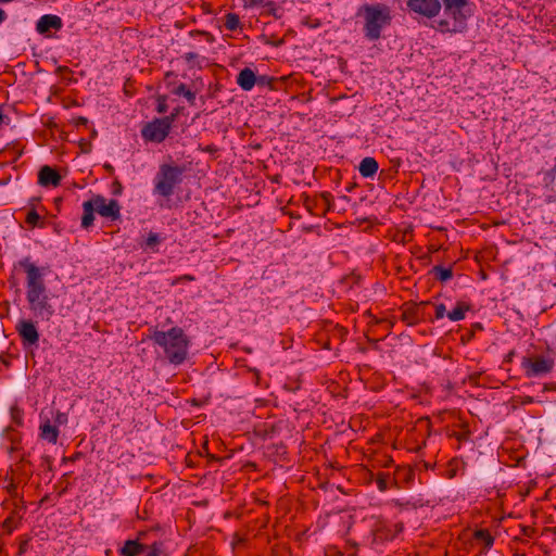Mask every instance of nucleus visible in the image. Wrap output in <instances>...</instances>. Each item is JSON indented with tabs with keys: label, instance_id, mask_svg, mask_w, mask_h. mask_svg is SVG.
<instances>
[{
	"label": "nucleus",
	"instance_id": "obj_33",
	"mask_svg": "<svg viewBox=\"0 0 556 556\" xmlns=\"http://www.w3.org/2000/svg\"><path fill=\"white\" fill-rule=\"evenodd\" d=\"M304 205L305 207L307 208V211L314 215H317V213L314 212V208H315V203L313 200H311L309 198H306L305 201H304Z\"/></svg>",
	"mask_w": 556,
	"mask_h": 556
},
{
	"label": "nucleus",
	"instance_id": "obj_29",
	"mask_svg": "<svg viewBox=\"0 0 556 556\" xmlns=\"http://www.w3.org/2000/svg\"><path fill=\"white\" fill-rule=\"evenodd\" d=\"M185 60L187 63L191 64V65H194L195 64V61L198 60L199 55L194 52H188L185 54Z\"/></svg>",
	"mask_w": 556,
	"mask_h": 556
},
{
	"label": "nucleus",
	"instance_id": "obj_25",
	"mask_svg": "<svg viewBox=\"0 0 556 556\" xmlns=\"http://www.w3.org/2000/svg\"><path fill=\"white\" fill-rule=\"evenodd\" d=\"M390 477L388 473L380 472L377 476L376 483L379 491L384 492L389 488Z\"/></svg>",
	"mask_w": 556,
	"mask_h": 556
},
{
	"label": "nucleus",
	"instance_id": "obj_26",
	"mask_svg": "<svg viewBox=\"0 0 556 556\" xmlns=\"http://www.w3.org/2000/svg\"><path fill=\"white\" fill-rule=\"evenodd\" d=\"M40 219V216L39 214L35 211V210H31L27 213L26 215V218H25V222L30 225V226H36L38 224Z\"/></svg>",
	"mask_w": 556,
	"mask_h": 556
},
{
	"label": "nucleus",
	"instance_id": "obj_21",
	"mask_svg": "<svg viewBox=\"0 0 556 556\" xmlns=\"http://www.w3.org/2000/svg\"><path fill=\"white\" fill-rule=\"evenodd\" d=\"M432 270L434 273L435 278L442 282L447 281L453 276V270L451 267L445 268L442 266H434Z\"/></svg>",
	"mask_w": 556,
	"mask_h": 556
},
{
	"label": "nucleus",
	"instance_id": "obj_45",
	"mask_svg": "<svg viewBox=\"0 0 556 556\" xmlns=\"http://www.w3.org/2000/svg\"><path fill=\"white\" fill-rule=\"evenodd\" d=\"M553 172L556 173V162H555V165L553 167Z\"/></svg>",
	"mask_w": 556,
	"mask_h": 556
},
{
	"label": "nucleus",
	"instance_id": "obj_11",
	"mask_svg": "<svg viewBox=\"0 0 556 556\" xmlns=\"http://www.w3.org/2000/svg\"><path fill=\"white\" fill-rule=\"evenodd\" d=\"M16 331L23 342L28 345H35L39 341V333L35 326V324L31 320L28 319H21L16 324Z\"/></svg>",
	"mask_w": 556,
	"mask_h": 556
},
{
	"label": "nucleus",
	"instance_id": "obj_20",
	"mask_svg": "<svg viewBox=\"0 0 556 556\" xmlns=\"http://www.w3.org/2000/svg\"><path fill=\"white\" fill-rule=\"evenodd\" d=\"M172 92L176 96H184L191 105L195 102V92L191 91L185 84H179Z\"/></svg>",
	"mask_w": 556,
	"mask_h": 556
},
{
	"label": "nucleus",
	"instance_id": "obj_23",
	"mask_svg": "<svg viewBox=\"0 0 556 556\" xmlns=\"http://www.w3.org/2000/svg\"><path fill=\"white\" fill-rule=\"evenodd\" d=\"M475 538L477 540L483 542L486 547L492 546L493 541H494L493 536L486 530L476 531Z\"/></svg>",
	"mask_w": 556,
	"mask_h": 556
},
{
	"label": "nucleus",
	"instance_id": "obj_19",
	"mask_svg": "<svg viewBox=\"0 0 556 556\" xmlns=\"http://www.w3.org/2000/svg\"><path fill=\"white\" fill-rule=\"evenodd\" d=\"M470 309V305L465 302H458L456 307L447 314L452 321H458L465 318V313Z\"/></svg>",
	"mask_w": 556,
	"mask_h": 556
},
{
	"label": "nucleus",
	"instance_id": "obj_39",
	"mask_svg": "<svg viewBox=\"0 0 556 556\" xmlns=\"http://www.w3.org/2000/svg\"><path fill=\"white\" fill-rule=\"evenodd\" d=\"M249 3L251 7H258L262 5L263 0H249Z\"/></svg>",
	"mask_w": 556,
	"mask_h": 556
},
{
	"label": "nucleus",
	"instance_id": "obj_3",
	"mask_svg": "<svg viewBox=\"0 0 556 556\" xmlns=\"http://www.w3.org/2000/svg\"><path fill=\"white\" fill-rule=\"evenodd\" d=\"M362 11L365 17V36L370 40H378L382 28L391 23L390 8L386 4H365Z\"/></svg>",
	"mask_w": 556,
	"mask_h": 556
},
{
	"label": "nucleus",
	"instance_id": "obj_1",
	"mask_svg": "<svg viewBox=\"0 0 556 556\" xmlns=\"http://www.w3.org/2000/svg\"><path fill=\"white\" fill-rule=\"evenodd\" d=\"M17 265L26 273V301L29 311L35 318L49 321L55 311L50 301L43 270L31 263L29 257L21 260Z\"/></svg>",
	"mask_w": 556,
	"mask_h": 556
},
{
	"label": "nucleus",
	"instance_id": "obj_14",
	"mask_svg": "<svg viewBox=\"0 0 556 556\" xmlns=\"http://www.w3.org/2000/svg\"><path fill=\"white\" fill-rule=\"evenodd\" d=\"M256 81L257 76L249 67L241 70L237 77V84L245 91L251 90L256 85Z\"/></svg>",
	"mask_w": 556,
	"mask_h": 556
},
{
	"label": "nucleus",
	"instance_id": "obj_17",
	"mask_svg": "<svg viewBox=\"0 0 556 556\" xmlns=\"http://www.w3.org/2000/svg\"><path fill=\"white\" fill-rule=\"evenodd\" d=\"M83 210H84V213H83V217H81V227L87 229L92 225V223L94 220V215H93L94 208L89 201H86L83 204Z\"/></svg>",
	"mask_w": 556,
	"mask_h": 556
},
{
	"label": "nucleus",
	"instance_id": "obj_46",
	"mask_svg": "<svg viewBox=\"0 0 556 556\" xmlns=\"http://www.w3.org/2000/svg\"><path fill=\"white\" fill-rule=\"evenodd\" d=\"M14 450H15V447H14V446H11V448H10V453H12Z\"/></svg>",
	"mask_w": 556,
	"mask_h": 556
},
{
	"label": "nucleus",
	"instance_id": "obj_16",
	"mask_svg": "<svg viewBox=\"0 0 556 556\" xmlns=\"http://www.w3.org/2000/svg\"><path fill=\"white\" fill-rule=\"evenodd\" d=\"M146 546L138 541L128 540L119 549L122 556H138L144 551Z\"/></svg>",
	"mask_w": 556,
	"mask_h": 556
},
{
	"label": "nucleus",
	"instance_id": "obj_43",
	"mask_svg": "<svg viewBox=\"0 0 556 556\" xmlns=\"http://www.w3.org/2000/svg\"><path fill=\"white\" fill-rule=\"evenodd\" d=\"M323 198L325 199V201L328 203V194H323Z\"/></svg>",
	"mask_w": 556,
	"mask_h": 556
},
{
	"label": "nucleus",
	"instance_id": "obj_4",
	"mask_svg": "<svg viewBox=\"0 0 556 556\" xmlns=\"http://www.w3.org/2000/svg\"><path fill=\"white\" fill-rule=\"evenodd\" d=\"M469 15L467 8L444 10V17L437 21V29L441 33H462L467 27Z\"/></svg>",
	"mask_w": 556,
	"mask_h": 556
},
{
	"label": "nucleus",
	"instance_id": "obj_40",
	"mask_svg": "<svg viewBox=\"0 0 556 556\" xmlns=\"http://www.w3.org/2000/svg\"><path fill=\"white\" fill-rule=\"evenodd\" d=\"M7 18V13L4 10L0 8V24H2Z\"/></svg>",
	"mask_w": 556,
	"mask_h": 556
},
{
	"label": "nucleus",
	"instance_id": "obj_7",
	"mask_svg": "<svg viewBox=\"0 0 556 556\" xmlns=\"http://www.w3.org/2000/svg\"><path fill=\"white\" fill-rule=\"evenodd\" d=\"M403 530L400 521L391 522L384 519H377L371 529L372 543L380 544L393 540Z\"/></svg>",
	"mask_w": 556,
	"mask_h": 556
},
{
	"label": "nucleus",
	"instance_id": "obj_36",
	"mask_svg": "<svg viewBox=\"0 0 556 556\" xmlns=\"http://www.w3.org/2000/svg\"><path fill=\"white\" fill-rule=\"evenodd\" d=\"M122 189H123V187H122L119 181H115L113 184V194H115V195L121 194L122 193Z\"/></svg>",
	"mask_w": 556,
	"mask_h": 556
},
{
	"label": "nucleus",
	"instance_id": "obj_44",
	"mask_svg": "<svg viewBox=\"0 0 556 556\" xmlns=\"http://www.w3.org/2000/svg\"><path fill=\"white\" fill-rule=\"evenodd\" d=\"M177 114H178V113H172V115H170V116H174V119H175V118H176V116H177Z\"/></svg>",
	"mask_w": 556,
	"mask_h": 556
},
{
	"label": "nucleus",
	"instance_id": "obj_31",
	"mask_svg": "<svg viewBox=\"0 0 556 556\" xmlns=\"http://www.w3.org/2000/svg\"><path fill=\"white\" fill-rule=\"evenodd\" d=\"M413 231L412 229H406L402 232L401 238L399 239L401 242H408L412 240Z\"/></svg>",
	"mask_w": 556,
	"mask_h": 556
},
{
	"label": "nucleus",
	"instance_id": "obj_12",
	"mask_svg": "<svg viewBox=\"0 0 556 556\" xmlns=\"http://www.w3.org/2000/svg\"><path fill=\"white\" fill-rule=\"evenodd\" d=\"M62 20L58 15L46 14L42 15L36 25V30L39 34H47L50 29L59 30L62 28Z\"/></svg>",
	"mask_w": 556,
	"mask_h": 556
},
{
	"label": "nucleus",
	"instance_id": "obj_10",
	"mask_svg": "<svg viewBox=\"0 0 556 556\" xmlns=\"http://www.w3.org/2000/svg\"><path fill=\"white\" fill-rule=\"evenodd\" d=\"M407 7L413 12L428 18L437 16L441 10L439 0H407Z\"/></svg>",
	"mask_w": 556,
	"mask_h": 556
},
{
	"label": "nucleus",
	"instance_id": "obj_5",
	"mask_svg": "<svg viewBox=\"0 0 556 556\" xmlns=\"http://www.w3.org/2000/svg\"><path fill=\"white\" fill-rule=\"evenodd\" d=\"M182 168L178 166L162 165L156 175L155 192L168 198L174 193V188L181 181Z\"/></svg>",
	"mask_w": 556,
	"mask_h": 556
},
{
	"label": "nucleus",
	"instance_id": "obj_6",
	"mask_svg": "<svg viewBox=\"0 0 556 556\" xmlns=\"http://www.w3.org/2000/svg\"><path fill=\"white\" fill-rule=\"evenodd\" d=\"M173 122L174 116L155 118L154 121L144 125L141 130V135L147 141L160 143L168 136Z\"/></svg>",
	"mask_w": 556,
	"mask_h": 556
},
{
	"label": "nucleus",
	"instance_id": "obj_28",
	"mask_svg": "<svg viewBox=\"0 0 556 556\" xmlns=\"http://www.w3.org/2000/svg\"><path fill=\"white\" fill-rule=\"evenodd\" d=\"M157 102V112L165 113L167 111L166 99L164 97H159Z\"/></svg>",
	"mask_w": 556,
	"mask_h": 556
},
{
	"label": "nucleus",
	"instance_id": "obj_22",
	"mask_svg": "<svg viewBox=\"0 0 556 556\" xmlns=\"http://www.w3.org/2000/svg\"><path fill=\"white\" fill-rule=\"evenodd\" d=\"M226 29L230 31H235L240 27V18L235 13H228L225 16V23H224Z\"/></svg>",
	"mask_w": 556,
	"mask_h": 556
},
{
	"label": "nucleus",
	"instance_id": "obj_35",
	"mask_svg": "<svg viewBox=\"0 0 556 556\" xmlns=\"http://www.w3.org/2000/svg\"><path fill=\"white\" fill-rule=\"evenodd\" d=\"M73 123L75 126H81V125H87L88 123V119L84 116H79V117H76L73 119Z\"/></svg>",
	"mask_w": 556,
	"mask_h": 556
},
{
	"label": "nucleus",
	"instance_id": "obj_13",
	"mask_svg": "<svg viewBox=\"0 0 556 556\" xmlns=\"http://www.w3.org/2000/svg\"><path fill=\"white\" fill-rule=\"evenodd\" d=\"M38 182L43 187L59 186L61 182V175L51 166L45 165L40 168L38 174Z\"/></svg>",
	"mask_w": 556,
	"mask_h": 556
},
{
	"label": "nucleus",
	"instance_id": "obj_48",
	"mask_svg": "<svg viewBox=\"0 0 556 556\" xmlns=\"http://www.w3.org/2000/svg\"><path fill=\"white\" fill-rule=\"evenodd\" d=\"M10 0H0V2H9Z\"/></svg>",
	"mask_w": 556,
	"mask_h": 556
},
{
	"label": "nucleus",
	"instance_id": "obj_47",
	"mask_svg": "<svg viewBox=\"0 0 556 556\" xmlns=\"http://www.w3.org/2000/svg\"><path fill=\"white\" fill-rule=\"evenodd\" d=\"M296 389H299V386H295V388H292L291 390H292V391H294V390H296Z\"/></svg>",
	"mask_w": 556,
	"mask_h": 556
},
{
	"label": "nucleus",
	"instance_id": "obj_32",
	"mask_svg": "<svg viewBox=\"0 0 556 556\" xmlns=\"http://www.w3.org/2000/svg\"><path fill=\"white\" fill-rule=\"evenodd\" d=\"M193 280H194L193 276H191V275H182V276L176 278L175 280H173L172 286H175V285H177L179 282H182V281H193Z\"/></svg>",
	"mask_w": 556,
	"mask_h": 556
},
{
	"label": "nucleus",
	"instance_id": "obj_38",
	"mask_svg": "<svg viewBox=\"0 0 556 556\" xmlns=\"http://www.w3.org/2000/svg\"><path fill=\"white\" fill-rule=\"evenodd\" d=\"M453 435L458 440V441H463V440H467L468 439V432H454Z\"/></svg>",
	"mask_w": 556,
	"mask_h": 556
},
{
	"label": "nucleus",
	"instance_id": "obj_2",
	"mask_svg": "<svg viewBox=\"0 0 556 556\" xmlns=\"http://www.w3.org/2000/svg\"><path fill=\"white\" fill-rule=\"evenodd\" d=\"M150 338L163 349L170 364L179 365L187 358L189 340L181 328L173 327L168 331L154 330Z\"/></svg>",
	"mask_w": 556,
	"mask_h": 556
},
{
	"label": "nucleus",
	"instance_id": "obj_8",
	"mask_svg": "<svg viewBox=\"0 0 556 556\" xmlns=\"http://www.w3.org/2000/svg\"><path fill=\"white\" fill-rule=\"evenodd\" d=\"M89 202L92 204L94 211L102 217L116 220L121 217V205L117 200H106L104 197L97 194L93 195Z\"/></svg>",
	"mask_w": 556,
	"mask_h": 556
},
{
	"label": "nucleus",
	"instance_id": "obj_18",
	"mask_svg": "<svg viewBox=\"0 0 556 556\" xmlns=\"http://www.w3.org/2000/svg\"><path fill=\"white\" fill-rule=\"evenodd\" d=\"M41 430V438L47 440L50 443H56L58 437H59V430L56 427L50 425L49 422H46L40 427Z\"/></svg>",
	"mask_w": 556,
	"mask_h": 556
},
{
	"label": "nucleus",
	"instance_id": "obj_9",
	"mask_svg": "<svg viewBox=\"0 0 556 556\" xmlns=\"http://www.w3.org/2000/svg\"><path fill=\"white\" fill-rule=\"evenodd\" d=\"M522 367L528 377L540 376L549 372L554 367V361L544 356L525 357Z\"/></svg>",
	"mask_w": 556,
	"mask_h": 556
},
{
	"label": "nucleus",
	"instance_id": "obj_30",
	"mask_svg": "<svg viewBox=\"0 0 556 556\" xmlns=\"http://www.w3.org/2000/svg\"><path fill=\"white\" fill-rule=\"evenodd\" d=\"M445 312H446V309H445V305L444 304L435 305V317L438 319L443 318L445 316Z\"/></svg>",
	"mask_w": 556,
	"mask_h": 556
},
{
	"label": "nucleus",
	"instance_id": "obj_34",
	"mask_svg": "<svg viewBox=\"0 0 556 556\" xmlns=\"http://www.w3.org/2000/svg\"><path fill=\"white\" fill-rule=\"evenodd\" d=\"M161 548L157 544H153L152 549L146 556H161Z\"/></svg>",
	"mask_w": 556,
	"mask_h": 556
},
{
	"label": "nucleus",
	"instance_id": "obj_41",
	"mask_svg": "<svg viewBox=\"0 0 556 556\" xmlns=\"http://www.w3.org/2000/svg\"><path fill=\"white\" fill-rule=\"evenodd\" d=\"M205 150H206V151H208V152H213V151H215V148H213V147H207Z\"/></svg>",
	"mask_w": 556,
	"mask_h": 556
},
{
	"label": "nucleus",
	"instance_id": "obj_27",
	"mask_svg": "<svg viewBox=\"0 0 556 556\" xmlns=\"http://www.w3.org/2000/svg\"><path fill=\"white\" fill-rule=\"evenodd\" d=\"M160 243V238L156 233L154 232H150L148 238H147V241H146V247L151 249V250H154V248Z\"/></svg>",
	"mask_w": 556,
	"mask_h": 556
},
{
	"label": "nucleus",
	"instance_id": "obj_24",
	"mask_svg": "<svg viewBox=\"0 0 556 556\" xmlns=\"http://www.w3.org/2000/svg\"><path fill=\"white\" fill-rule=\"evenodd\" d=\"M444 10L468 8L469 0H442Z\"/></svg>",
	"mask_w": 556,
	"mask_h": 556
},
{
	"label": "nucleus",
	"instance_id": "obj_42",
	"mask_svg": "<svg viewBox=\"0 0 556 556\" xmlns=\"http://www.w3.org/2000/svg\"><path fill=\"white\" fill-rule=\"evenodd\" d=\"M9 281L12 282L13 286H16V282L13 277Z\"/></svg>",
	"mask_w": 556,
	"mask_h": 556
},
{
	"label": "nucleus",
	"instance_id": "obj_37",
	"mask_svg": "<svg viewBox=\"0 0 556 556\" xmlns=\"http://www.w3.org/2000/svg\"><path fill=\"white\" fill-rule=\"evenodd\" d=\"M270 79L267 76H258L256 85L265 86L269 84Z\"/></svg>",
	"mask_w": 556,
	"mask_h": 556
},
{
	"label": "nucleus",
	"instance_id": "obj_15",
	"mask_svg": "<svg viewBox=\"0 0 556 556\" xmlns=\"http://www.w3.org/2000/svg\"><path fill=\"white\" fill-rule=\"evenodd\" d=\"M358 169L363 177H372L378 170V162L374 157L367 156L362 160Z\"/></svg>",
	"mask_w": 556,
	"mask_h": 556
}]
</instances>
